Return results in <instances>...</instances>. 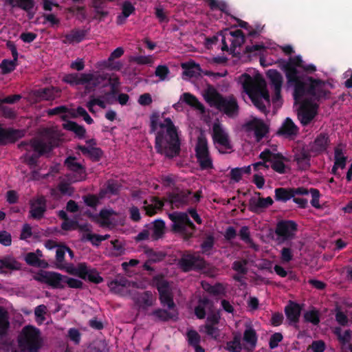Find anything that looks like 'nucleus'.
Instances as JSON below:
<instances>
[{
  "instance_id": "nucleus-1",
  "label": "nucleus",
  "mask_w": 352,
  "mask_h": 352,
  "mask_svg": "<svg viewBox=\"0 0 352 352\" xmlns=\"http://www.w3.org/2000/svg\"><path fill=\"white\" fill-rule=\"evenodd\" d=\"M298 68L315 70L313 65L306 66L299 56L292 57L285 65L287 84L294 88V98L300 104L298 116L303 125L308 124L316 115V99L323 96L324 84L320 80H302L298 76Z\"/></svg>"
},
{
  "instance_id": "nucleus-2",
  "label": "nucleus",
  "mask_w": 352,
  "mask_h": 352,
  "mask_svg": "<svg viewBox=\"0 0 352 352\" xmlns=\"http://www.w3.org/2000/svg\"><path fill=\"white\" fill-rule=\"evenodd\" d=\"M151 131L155 133V148L157 153L167 157L179 154L180 142L177 129L170 118H165L158 113L152 114Z\"/></svg>"
},
{
  "instance_id": "nucleus-3",
  "label": "nucleus",
  "mask_w": 352,
  "mask_h": 352,
  "mask_svg": "<svg viewBox=\"0 0 352 352\" xmlns=\"http://www.w3.org/2000/svg\"><path fill=\"white\" fill-rule=\"evenodd\" d=\"M60 139V133L52 128L45 129L41 139H35L30 143H21L19 148L25 151L23 156V162L31 167L34 166L40 155L50 152L53 147L57 146Z\"/></svg>"
},
{
  "instance_id": "nucleus-4",
  "label": "nucleus",
  "mask_w": 352,
  "mask_h": 352,
  "mask_svg": "<svg viewBox=\"0 0 352 352\" xmlns=\"http://www.w3.org/2000/svg\"><path fill=\"white\" fill-rule=\"evenodd\" d=\"M239 82L254 105L261 111L265 113L270 104V100L263 76L259 74L252 76L243 74L239 77Z\"/></svg>"
},
{
  "instance_id": "nucleus-5",
  "label": "nucleus",
  "mask_w": 352,
  "mask_h": 352,
  "mask_svg": "<svg viewBox=\"0 0 352 352\" xmlns=\"http://www.w3.org/2000/svg\"><path fill=\"white\" fill-rule=\"evenodd\" d=\"M153 282L159 292L162 305L167 306L170 311L157 309L152 313V315L155 320L162 321L176 318L177 314L175 309V303L168 283L161 276H155L153 278Z\"/></svg>"
},
{
  "instance_id": "nucleus-6",
  "label": "nucleus",
  "mask_w": 352,
  "mask_h": 352,
  "mask_svg": "<svg viewBox=\"0 0 352 352\" xmlns=\"http://www.w3.org/2000/svg\"><path fill=\"white\" fill-rule=\"evenodd\" d=\"M203 96L210 106L215 107L228 116L232 118L238 114L239 106L234 96L223 97L211 86L206 89Z\"/></svg>"
},
{
  "instance_id": "nucleus-7",
  "label": "nucleus",
  "mask_w": 352,
  "mask_h": 352,
  "mask_svg": "<svg viewBox=\"0 0 352 352\" xmlns=\"http://www.w3.org/2000/svg\"><path fill=\"white\" fill-rule=\"evenodd\" d=\"M195 151L197 162L202 170L213 168L212 160L208 151V141L203 133H201L197 138Z\"/></svg>"
},
{
  "instance_id": "nucleus-8",
  "label": "nucleus",
  "mask_w": 352,
  "mask_h": 352,
  "mask_svg": "<svg viewBox=\"0 0 352 352\" xmlns=\"http://www.w3.org/2000/svg\"><path fill=\"white\" fill-rule=\"evenodd\" d=\"M62 269H65L70 274L77 276L82 279H87L94 283H99L102 281V278L100 276L98 272L88 267L85 263H80L76 266L72 265H63Z\"/></svg>"
},
{
  "instance_id": "nucleus-9",
  "label": "nucleus",
  "mask_w": 352,
  "mask_h": 352,
  "mask_svg": "<svg viewBox=\"0 0 352 352\" xmlns=\"http://www.w3.org/2000/svg\"><path fill=\"white\" fill-rule=\"evenodd\" d=\"M169 218L173 221V228L175 231L182 233L187 237L192 234L195 226L186 213L173 212L169 214Z\"/></svg>"
},
{
  "instance_id": "nucleus-10",
  "label": "nucleus",
  "mask_w": 352,
  "mask_h": 352,
  "mask_svg": "<svg viewBox=\"0 0 352 352\" xmlns=\"http://www.w3.org/2000/svg\"><path fill=\"white\" fill-rule=\"evenodd\" d=\"M243 129L247 136L254 138L256 141H260L267 133V126L260 119L253 118L246 122L243 126Z\"/></svg>"
},
{
  "instance_id": "nucleus-11",
  "label": "nucleus",
  "mask_w": 352,
  "mask_h": 352,
  "mask_svg": "<svg viewBox=\"0 0 352 352\" xmlns=\"http://www.w3.org/2000/svg\"><path fill=\"white\" fill-rule=\"evenodd\" d=\"M262 160L267 161L271 167L277 173L283 174L285 173L286 166L285 162L287 159L278 153L270 149H265L259 155Z\"/></svg>"
},
{
  "instance_id": "nucleus-12",
  "label": "nucleus",
  "mask_w": 352,
  "mask_h": 352,
  "mask_svg": "<svg viewBox=\"0 0 352 352\" xmlns=\"http://www.w3.org/2000/svg\"><path fill=\"white\" fill-rule=\"evenodd\" d=\"M296 227V224L292 221H283L279 222L275 230L278 242L283 243L292 239L297 230Z\"/></svg>"
},
{
  "instance_id": "nucleus-13",
  "label": "nucleus",
  "mask_w": 352,
  "mask_h": 352,
  "mask_svg": "<svg viewBox=\"0 0 352 352\" xmlns=\"http://www.w3.org/2000/svg\"><path fill=\"white\" fill-rule=\"evenodd\" d=\"M228 41L230 43V50L234 51L237 47L241 46L244 43V36L243 35L242 32L239 30L233 32L226 31L222 35V50L228 51L229 47Z\"/></svg>"
},
{
  "instance_id": "nucleus-14",
  "label": "nucleus",
  "mask_w": 352,
  "mask_h": 352,
  "mask_svg": "<svg viewBox=\"0 0 352 352\" xmlns=\"http://www.w3.org/2000/svg\"><path fill=\"white\" fill-rule=\"evenodd\" d=\"M212 138L214 144H217L225 149L231 148L229 136L223 126L218 122L212 126Z\"/></svg>"
},
{
  "instance_id": "nucleus-15",
  "label": "nucleus",
  "mask_w": 352,
  "mask_h": 352,
  "mask_svg": "<svg viewBox=\"0 0 352 352\" xmlns=\"http://www.w3.org/2000/svg\"><path fill=\"white\" fill-rule=\"evenodd\" d=\"M109 287L111 292L120 295L126 294L130 288L144 287V286H138L136 283L129 281L124 277H120L111 281L109 283Z\"/></svg>"
},
{
  "instance_id": "nucleus-16",
  "label": "nucleus",
  "mask_w": 352,
  "mask_h": 352,
  "mask_svg": "<svg viewBox=\"0 0 352 352\" xmlns=\"http://www.w3.org/2000/svg\"><path fill=\"white\" fill-rule=\"evenodd\" d=\"M267 76L274 91L273 102H279L280 99V91L283 84V77L278 72L274 69H270L267 72Z\"/></svg>"
},
{
  "instance_id": "nucleus-17",
  "label": "nucleus",
  "mask_w": 352,
  "mask_h": 352,
  "mask_svg": "<svg viewBox=\"0 0 352 352\" xmlns=\"http://www.w3.org/2000/svg\"><path fill=\"white\" fill-rule=\"evenodd\" d=\"M273 202V199L270 197L262 198L260 197V193L258 192L250 199L249 206L252 211L259 212L272 205Z\"/></svg>"
},
{
  "instance_id": "nucleus-18",
  "label": "nucleus",
  "mask_w": 352,
  "mask_h": 352,
  "mask_svg": "<svg viewBox=\"0 0 352 352\" xmlns=\"http://www.w3.org/2000/svg\"><path fill=\"white\" fill-rule=\"evenodd\" d=\"M296 194L307 195L308 190L304 188H276L275 190V198L278 201H287L294 197Z\"/></svg>"
},
{
  "instance_id": "nucleus-19",
  "label": "nucleus",
  "mask_w": 352,
  "mask_h": 352,
  "mask_svg": "<svg viewBox=\"0 0 352 352\" xmlns=\"http://www.w3.org/2000/svg\"><path fill=\"white\" fill-rule=\"evenodd\" d=\"M106 78V75L101 74L99 72L84 74L82 85L89 91L101 84Z\"/></svg>"
},
{
  "instance_id": "nucleus-20",
  "label": "nucleus",
  "mask_w": 352,
  "mask_h": 352,
  "mask_svg": "<svg viewBox=\"0 0 352 352\" xmlns=\"http://www.w3.org/2000/svg\"><path fill=\"white\" fill-rule=\"evenodd\" d=\"M124 54V49L121 47H117L113 52H111L109 58L107 60H103L98 63L100 68H110L111 69L119 70L122 67V64L120 62L113 63L116 58L121 57Z\"/></svg>"
},
{
  "instance_id": "nucleus-21",
  "label": "nucleus",
  "mask_w": 352,
  "mask_h": 352,
  "mask_svg": "<svg viewBox=\"0 0 352 352\" xmlns=\"http://www.w3.org/2000/svg\"><path fill=\"white\" fill-rule=\"evenodd\" d=\"M121 215L111 209L102 210L100 212L98 222L102 226L117 223L121 220Z\"/></svg>"
},
{
  "instance_id": "nucleus-22",
  "label": "nucleus",
  "mask_w": 352,
  "mask_h": 352,
  "mask_svg": "<svg viewBox=\"0 0 352 352\" xmlns=\"http://www.w3.org/2000/svg\"><path fill=\"white\" fill-rule=\"evenodd\" d=\"M346 159L343 148L340 146L336 147L334 150V165L331 170L333 175L340 176L338 169L345 168Z\"/></svg>"
},
{
  "instance_id": "nucleus-23",
  "label": "nucleus",
  "mask_w": 352,
  "mask_h": 352,
  "mask_svg": "<svg viewBox=\"0 0 352 352\" xmlns=\"http://www.w3.org/2000/svg\"><path fill=\"white\" fill-rule=\"evenodd\" d=\"M65 164L69 170L76 173L74 178L71 179L72 182H78L85 178L84 168L74 157H68L65 160Z\"/></svg>"
},
{
  "instance_id": "nucleus-24",
  "label": "nucleus",
  "mask_w": 352,
  "mask_h": 352,
  "mask_svg": "<svg viewBox=\"0 0 352 352\" xmlns=\"http://www.w3.org/2000/svg\"><path fill=\"white\" fill-rule=\"evenodd\" d=\"M6 4H8L12 7H19L28 12L29 17L31 19L34 16V0H3Z\"/></svg>"
},
{
  "instance_id": "nucleus-25",
  "label": "nucleus",
  "mask_w": 352,
  "mask_h": 352,
  "mask_svg": "<svg viewBox=\"0 0 352 352\" xmlns=\"http://www.w3.org/2000/svg\"><path fill=\"white\" fill-rule=\"evenodd\" d=\"M201 263V260L191 254L183 256L179 261L180 268L184 272L190 270L193 267L200 266Z\"/></svg>"
},
{
  "instance_id": "nucleus-26",
  "label": "nucleus",
  "mask_w": 352,
  "mask_h": 352,
  "mask_svg": "<svg viewBox=\"0 0 352 352\" xmlns=\"http://www.w3.org/2000/svg\"><path fill=\"white\" fill-rule=\"evenodd\" d=\"M45 210V199L43 197H38L31 202L30 213L33 218H41Z\"/></svg>"
},
{
  "instance_id": "nucleus-27",
  "label": "nucleus",
  "mask_w": 352,
  "mask_h": 352,
  "mask_svg": "<svg viewBox=\"0 0 352 352\" xmlns=\"http://www.w3.org/2000/svg\"><path fill=\"white\" fill-rule=\"evenodd\" d=\"M42 256L43 254L41 251L37 250L35 252H29L26 254L24 256V259L30 265L46 267L47 266V263L45 261L41 259Z\"/></svg>"
},
{
  "instance_id": "nucleus-28",
  "label": "nucleus",
  "mask_w": 352,
  "mask_h": 352,
  "mask_svg": "<svg viewBox=\"0 0 352 352\" xmlns=\"http://www.w3.org/2000/svg\"><path fill=\"white\" fill-rule=\"evenodd\" d=\"M218 322L219 316L214 314L212 316H208L207 323L204 326L206 333L214 339H217L219 336V331L214 326V324H217Z\"/></svg>"
},
{
  "instance_id": "nucleus-29",
  "label": "nucleus",
  "mask_w": 352,
  "mask_h": 352,
  "mask_svg": "<svg viewBox=\"0 0 352 352\" xmlns=\"http://www.w3.org/2000/svg\"><path fill=\"white\" fill-rule=\"evenodd\" d=\"M110 96V94H106L104 96L98 98L91 97L90 100L87 103V107L92 113L96 112L94 110L95 105H98L100 107L105 109L107 107V104L111 103L109 99Z\"/></svg>"
},
{
  "instance_id": "nucleus-30",
  "label": "nucleus",
  "mask_w": 352,
  "mask_h": 352,
  "mask_svg": "<svg viewBox=\"0 0 352 352\" xmlns=\"http://www.w3.org/2000/svg\"><path fill=\"white\" fill-rule=\"evenodd\" d=\"M121 13L117 16V23L122 25L126 19L135 12V6L129 1H124L121 5Z\"/></svg>"
},
{
  "instance_id": "nucleus-31",
  "label": "nucleus",
  "mask_w": 352,
  "mask_h": 352,
  "mask_svg": "<svg viewBox=\"0 0 352 352\" xmlns=\"http://www.w3.org/2000/svg\"><path fill=\"white\" fill-rule=\"evenodd\" d=\"M88 146H79L78 148L82 151V153L88 155L94 160H98L102 155V151L100 148L94 147L96 144L94 140H90L87 141Z\"/></svg>"
},
{
  "instance_id": "nucleus-32",
  "label": "nucleus",
  "mask_w": 352,
  "mask_h": 352,
  "mask_svg": "<svg viewBox=\"0 0 352 352\" xmlns=\"http://www.w3.org/2000/svg\"><path fill=\"white\" fill-rule=\"evenodd\" d=\"M182 67L184 69V77L192 78L200 75V67L198 64H196L194 62L184 63L182 64Z\"/></svg>"
},
{
  "instance_id": "nucleus-33",
  "label": "nucleus",
  "mask_w": 352,
  "mask_h": 352,
  "mask_svg": "<svg viewBox=\"0 0 352 352\" xmlns=\"http://www.w3.org/2000/svg\"><path fill=\"white\" fill-rule=\"evenodd\" d=\"M20 268V263L12 256H7L0 259V273L4 270H18Z\"/></svg>"
},
{
  "instance_id": "nucleus-34",
  "label": "nucleus",
  "mask_w": 352,
  "mask_h": 352,
  "mask_svg": "<svg viewBox=\"0 0 352 352\" xmlns=\"http://www.w3.org/2000/svg\"><path fill=\"white\" fill-rule=\"evenodd\" d=\"M298 131V129L294 122L290 118H287L280 128L279 133L285 136L291 137L296 135Z\"/></svg>"
},
{
  "instance_id": "nucleus-35",
  "label": "nucleus",
  "mask_w": 352,
  "mask_h": 352,
  "mask_svg": "<svg viewBox=\"0 0 352 352\" xmlns=\"http://www.w3.org/2000/svg\"><path fill=\"white\" fill-rule=\"evenodd\" d=\"M86 35L83 30H73L65 36L64 43L72 44L82 41Z\"/></svg>"
},
{
  "instance_id": "nucleus-36",
  "label": "nucleus",
  "mask_w": 352,
  "mask_h": 352,
  "mask_svg": "<svg viewBox=\"0 0 352 352\" xmlns=\"http://www.w3.org/2000/svg\"><path fill=\"white\" fill-rule=\"evenodd\" d=\"M212 302L207 298H203L199 301V304L195 308V315L200 319L204 318L206 311H210L212 310Z\"/></svg>"
},
{
  "instance_id": "nucleus-37",
  "label": "nucleus",
  "mask_w": 352,
  "mask_h": 352,
  "mask_svg": "<svg viewBox=\"0 0 352 352\" xmlns=\"http://www.w3.org/2000/svg\"><path fill=\"white\" fill-rule=\"evenodd\" d=\"M179 102H184L192 107L201 111V112H204V106L201 104V103L195 96L190 93L183 94L180 96Z\"/></svg>"
},
{
  "instance_id": "nucleus-38",
  "label": "nucleus",
  "mask_w": 352,
  "mask_h": 352,
  "mask_svg": "<svg viewBox=\"0 0 352 352\" xmlns=\"http://www.w3.org/2000/svg\"><path fill=\"white\" fill-rule=\"evenodd\" d=\"M285 314L290 322H296L300 316V308L298 305L292 302L285 307Z\"/></svg>"
},
{
  "instance_id": "nucleus-39",
  "label": "nucleus",
  "mask_w": 352,
  "mask_h": 352,
  "mask_svg": "<svg viewBox=\"0 0 352 352\" xmlns=\"http://www.w3.org/2000/svg\"><path fill=\"white\" fill-rule=\"evenodd\" d=\"M165 225L162 220H156L150 226L149 230L151 233V238L156 240L160 238L164 232Z\"/></svg>"
},
{
  "instance_id": "nucleus-40",
  "label": "nucleus",
  "mask_w": 352,
  "mask_h": 352,
  "mask_svg": "<svg viewBox=\"0 0 352 352\" xmlns=\"http://www.w3.org/2000/svg\"><path fill=\"white\" fill-rule=\"evenodd\" d=\"M144 208L146 214L150 216L155 214L157 210H160L163 206V203L156 198H152L150 200V203H148L147 201H144Z\"/></svg>"
},
{
  "instance_id": "nucleus-41",
  "label": "nucleus",
  "mask_w": 352,
  "mask_h": 352,
  "mask_svg": "<svg viewBox=\"0 0 352 352\" xmlns=\"http://www.w3.org/2000/svg\"><path fill=\"white\" fill-rule=\"evenodd\" d=\"M64 278L60 274L50 272L47 284L54 288H64Z\"/></svg>"
},
{
  "instance_id": "nucleus-42",
  "label": "nucleus",
  "mask_w": 352,
  "mask_h": 352,
  "mask_svg": "<svg viewBox=\"0 0 352 352\" xmlns=\"http://www.w3.org/2000/svg\"><path fill=\"white\" fill-rule=\"evenodd\" d=\"M243 340L247 344V349H252L255 347L257 338L256 332L252 328L248 327L245 329L243 335Z\"/></svg>"
},
{
  "instance_id": "nucleus-43",
  "label": "nucleus",
  "mask_w": 352,
  "mask_h": 352,
  "mask_svg": "<svg viewBox=\"0 0 352 352\" xmlns=\"http://www.w3.org/2000/svg\"><path fill=\"white\" fill-rule=\"evenodd\" d=\"M60 92L58 88L50 87L37 91V96L43 100H50L54 99Z\"/></svg>"
},
{
  "instance_id": "nucleus-44",
  "label": "nucleus",
  "mask_w": 352,
  "mask_h": 352,
  "mask_svg": "<svg viewBox=\"0 0 352 352\" xmlns=\"http://www.w3.org/2000/svg\"><path fill=\"white\" fill-rule=\"evenodd\" d=\"M9 325L8 313L6 308L0 307V336H3L7 333Z\"/></svg>"
},
{
  "instance_id": "nucleus-45",
  "label": "nucleus",
  "mask_w": 352,
  "mask_h": 352,
  "mask_svg": "<svg viewBox=\"0 0 352 352\" xmlns=\"http://www.w3.org/2000/svg\"><path fill=\"white\" fill-rule=\"evenodd\" d=\"M201 285L203 289L205 291L213 295H221L225 293V287L221 283H217L215 284L214 285H211L207 283L203 282Z\"/></svg>"
},
{
  "instance_id": "nucleus-46",
  "label": "nucleus",
  "mask_w": 352,
  "mask_h": 352,
  "mask_svg": "<svg viewBox=\"0 0 352 352\" xmlns=\"http://www.w3.org/2000/svg\"><path fill=\"white\" fill-rule=\"evenodd\" d=\"M64 129L73 131L76 135L82 138L85 133V129L74 122H66L63 124Z\"/></svg>"
},
{
  "instance_id": "nucleus-47",
  "label": "nucleus",
  "mask_w": 352,
  "mask_h": 352,
  "mask_svg": "<svg viewBox=\"0 0 352 352\" xmlns=\"http://www.w3.org/2000/svg\"><path fill=\"white\" fill-rule=\"evenodd\" d=\"M17 131L0 127V142L6 143L14 140Z\"/></svg>"
},
{
  "instance_id": "nucleus-48",
  "label": "nucleus",
  "mask_w": 352,
  "mask_h": 352,
  "mask_svg": "<svg viewBox=\"0 0 352 352\" xmlns=\"http://www.w3.org/2000/svg\"><path fill=\"white\" fill-rule=\"evenodd\" d=\"M84 74H71L65 75L63 80L72 85H82Z\"/></svg>"
},
{
  "instance_id": "nucleus-49",
  "label": "nucleus",
  "mask_w": 352,
  "mask_h": 352,
  "mask_svg": "<svg viewBox=\"0 0 352 352\" xmlns=\"http://www.w3.org/2000/svg\"><path fill=\"white\" fill-rule=\"evenodd\" d=\"M190 192H182L173 195L170 198V202L176 206H179L187 203L192 197H189Z\"/></svg>"
},
{
  "instance_id": "nucleus-50",
  "label": "nucleus",
  "mask_w": 352,
  "mask_h": 352,
  "mask_svg": "<svg viewBox=\"0 0 352 352\" xmlns=\"http://www.w3.org/2000/svg\"><path fill=\"white\" fill-rule=\"evenodd\" d=\"M47 307L44 305H40L35 308L34 315L36 317V321L38 324H43L45 321V315L47 313Z\"/></svg>"
},
{
  "instance_id": "nucleus-51",
  "label": "nucleus",
  "mask_w": 352,
  "mask_h": 352,
  "mask_svg": "<svg viewBox=\"0 0 352 352\" xmlns=\"http://www.w3.org/2000/svg\"><path fill=\"white\" fill-rule=\"evenodd\" d=\"M300 168L306 169L309 166V158L308 155L304 152L296 155L295 157Z\"/></svg>"
},
{
  "instance_id": "nucleus-52",
  "label": "nucleus",
  "mask_w": 352,
  "mask_h": 352,
  "mask_svg": "<svg viewBox=\"0 0 352 352\" xmlns=\"http://www.w3.org/2000/svg\"><path fill=\"white\" fill-rule=\"evenodd\" d=\"M226 349L230 352H239L241 349V336H235L232 341L228 342Z\"/></svg>"
},
{
  "instance_id": "nucleus-53",
  "label": "nucleus",
  "mask_w": 352,
  "mask_h": 352,
  "mask_svg": "<svg viewBox=\"0 0 352 352\" xmlns=\"http://www.w3.org/2000/svg\"><path fill=\"white\" fill-rule=\"evenodd\" d=\"M328 144V137L324 134H320L317 137L314 142L315 149L318 151H323Z\"/></svg>"
},
{
  "instance_id": "nucleus-54",
  "label": "nucleus",
  "mask_w": 352,
  "mask_h": 352,
  "mask_svg": "<svg viewBox=\"0 0 352 352\" xmlns=\"http://www.w3.org/2000/svg\"><path fill=\"white\" fill-rule=\"evenodd\" d=\"M130 60L139 65H152L154 58L152 56H135L130 58Z\"/></svg>"
},
{
  "instance_id": "nucleus-55",
  "label": "nucleus",
  "mask_w": 352,
  "mask_h": 352,
  "mask_svg": "<svg viewBox=\"0 0 352 352\" xmlns=\"http://www.w3.org/2000/svg\"><path fill=\"white\" fill-rule=\"evenodd\" d=\"M16 66V63L15 60H3L0 64V68L1 69V72L3 74H9L12 72Z\"/></svg>"
},
{
  "instance_id": "nucleus-56",
  "label": "nucleus",
  "mask_w": 352,
  "mask_h": 352,
  "mask_svg": "<svg viewBox=\"0 0 352 352\" xmlns=\"http://www.w3.org/2000/svg\"><path fill=\"white\" fill-rule=\"evenodd\" d=\"M239 236L242 241L250 245L251 247H255L253 241L250 236V232L249 228L247 226H243L241 228L239 232Z\"/></svg>"
},
{
  "instance_id": "nucleus-57",
  "label": "nucleus",
  "mask_w": 352,
  "mask_h": 352,
  "mask_svg": "<svg viewBox=\"0 0 352 352\" xmlns=\"http://www.w3.org/2000/svg\"><path fill=\"white\" fill-rule=\"evenodd\" d=\"M145 254H146L148 257V261L151 262H157L162 261L164 257V254L161 252H155L154 250L151 249H146L145 250Z\"/></svg>"
},
{
  "instance_id": "nucleus-58",
  "label": "nucleus",
  "mask_w": 352,
  "mask_h": 352,
  "mask_svg": "<svg viewBox=\"0 0 352 352\" xmlns=\"http://www.w3.org/2000/svg\"><path fill=\"white\" fill-rule=\"evenodd\" d=\"M248 261L246 260H238L233 263L232 269L241 274H246Z\"/></svg>"
},
{
  "instance_id": "nucleus-59",
  "label": "nucleus",
  "mask_w": 352,
  "mask_h": 352,
  "mask_svg": "<svg viewBox=\"0 0 352 352\" xmlns=\"http://www.w3.org/2000/svg\"><path fill=\"white\" fill-rule=\"evenodd\" d=\"M333 331L341 342L346 343L350 341L351 337L350 331L346 330L344 332H342V330L340 327H336Z\"/></svg>"
},
{
  "instance_id": "nucleus-60",
  "label": "nucleus",
  "mask_w": 352,
  "mask_h": 352,
  "mask_svg": "<svg viewBox=\"0 0 352 352\" xmlns=\"http://www.w3.org/2000/svg\"><path fill=\"white\" fill-rule=\"evenodd\" d=\"M252 166L256 173H261V175L266 173L270 167V164H267V162L264 160L254 163Z\"/></svg>"
},
{
  "instance_id": "nucleus-61",
  "label": "nucleus",
  "mask_w": 352,
  "mask_h": 352,
  "mask_svg": "<svg viewBox=\"0 0 352 352\" xmlns=\"http://www.w3.org/2000/svg\"><path fill=\"white\" fill-rule=\"evenodd\" d=\"M67 248L65 246H58L56 252V258L58 267L62 269L63 267V261Z\"/></svg>"
},
{
  "instance_id": "nucleus-62",
  "label": "nucleus",
  "mask_w": 352,
  "mask_h": 352,
  "mask_svg": "<svg viewBox=\"0 0 352 352\" xmlns=\"http://www.w3.org/2000/svg\"><path fill=\"white\" fill-rule=\"evenodd\" d=\"M187 338L189 344L193 346L194 347L199 345L200 342V336L196 331H188L187 333Z\"/></svg>"
},
{
  "instance_id": "nucleus-63",
  "label": "nucleus",
  "mask_w": 352,
  "mask_h": 352,
  "mask_svg": "<svg viewBox=\"0 0 352 352\" xmlns=\"http://www.w3.org/2000/svg\"><path fill=\"white\" fill-rule=\"evenodd\" d=\"M169 73V69L166 65L157 66L155 72V76L159 77L160 80L162 81H164L167 78Z\"/></svg>"
},
{
  "instance_id": "nucleus-64",
  "label": "nucleus",
  "mask_w": 352,
  "mask_h": 352,
  "mask_svg": "<svg viewBox=\"0 0 352 352\" xmlns=\"http://www.w3.org/2000/svg\"><path fill=\"white\" fill-rule=\"evenodd\" d=\"M66 284L69 287L75 289L81 288L83 285L82 282L80 280L65 276L64 287L65 286Z\"/></svg>"
}]
</instances>
